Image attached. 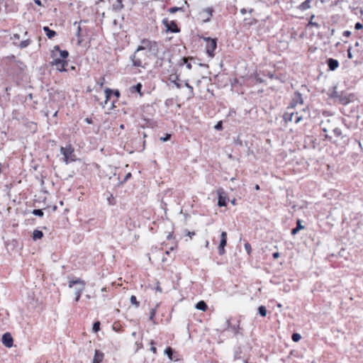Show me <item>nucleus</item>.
I'll list each match as a JSON object with an SVG mask.
<instances>
[{
	"mask_svg": "<svg viewBox=\"0 0 363 363\" xmlns=\"http://www.w3.org/2000/svg\"><path fill=\"white\" fill-rule=\"evenodd\" d=\"M303 113H306V108H303L301 112L293 111L292 109L287 108V111L284 113L283 118L285 122L294 121L295 123H298L304 117Z\"/></svg>",
	"mask_w": 363,
	"mask_h": 363,
	"instance_id": "obj_1",
	"label": "nucleus"
},
{
	"mask_svg": "<svg viewBox=\"0 0 363 363\" xmlns=\"http://www.w3.org/2000/svg\"><path fill=\"white\" fill-rule=\"evenodd\" d=\"M142 50H145L152 54H156L158 50L157 44L155 41L143 39L141 41L140 45L137 48V52H140Z\"/></svg>",
	"mask_w": 363,
	"mask_h": 363,
	"instance_id": "obj_2",
	"label": "nucleus"
},
{
	"mask_svg": "<svg viewBox=\"0 0 363 363\" xmlns=\"http://www.w3.org/2000/svg\"><path fill=\"white\" fill-rule=\"evenodd\" d=\"M60 152L63 155V160L66 164L77 160L76 155L74 153V148L71 145L62 147Z\"/></svg>",
	"mask_w": 363,
	"mask_h": 363,
	"instance_id": "obj_3",
	"label": "nucleus"
},
{
	"mask_svg": "<svg viewBox=\"0 0 363 363\" xmlns=\"http://www.w3.org/2000/svg\"><path fill=\"white\" fill-rule=\"evenodd\" d=\"M85 282L79 278L75 279H70L69 281V288L73 289L75 295L82 294L85 288Z\"/></svg>",
	"mask_w": 363,
	"mask_h": 363,
	"instance_id": "obj_4",
	"label": "nucleus"
},
{
	"mask_svg": "<svg viewBox=\"0 0 363 363\" xmlns=\"http://www.w3.org/2000/svg\"><path fill=\"white\" fill-rule=\"evenodd\" d=\"M204 41H206V50L208 56L213 57L214 56V50L217 47V41L215 38H203Z\"/></svg>",
	"mask_w": 363,
	"mask_h": 363,
	"instance_id": "obj_5",
	"label": "nucleus"
},
{
	"mask_svg": "<svg viewBox=\"0 0 363 363\" xmlns=\"http://www.w3.org/2000/svg\"><path fill=\"white\" fill-rule=\"evenodd\" d=\"M213 9L212 8H206L203 9L199 13V16L203 21V23H207L210 21L212 15H213Z\"/></svg>",
	"mask_w": 363,
	"mask_h": 363,
	"instance_id": "obj_6",
	"label": "nucleus"
},
{
	"mask_svg": "<svg viewBox=\"0 0 363 363\" xmlns=\"http://www.w3.org/2000/svg\"><path fill=\"white\" fill-rule=\"evenodd\" d=\"M330 123V120H328L326 123H325V122L322 123V125H323L322 130H323V131L325 132V133L333 132L336 137L340 136L342 135L341 130L340 128H338L330 127L329 125H327V123Z\"/></svg>",
	"mask_w": 363,
	"mask_h": 363,
	"instance_id": "obj_7",
	"label": "nucleus"
},
{
	"mask_svg": "<svg viewBox=\"0 0 363 363\" xmlns=\"http://www.w3.org/2000/svg\"><path fill=\"white\" fill-rule=\"evenodd\" d=\"M303 104L302 95L299 92H296L294 95L292 101L289 106V109H294L298 105Z\"/></svg>",
	"mask_w": 363,
	"mask_h": 363,
	"instance_id": "obj_8",
	"label": "nucleus"
},
{
	"mask_svg": "<svg viewBox=\"0 0 363 363\" xmlns=\"http://www.w3.org/2000/svg\"><path fill=\"white\" fill-rule=\"evenodd\" d=\"M162 23L167 28V31L172 33H178L179 31L177 23L174 21H169L168 19L164 18L163 19Z\"/></svg>",
	"mask_w": 363,
	"mask_h": 363,
	"instance_id": "obj_9",
	"label": "nucleus"
},
{
	"mask_svg": "<svg viewBox=\"0 0 363 363\" xmlns=\"http://www.w3.org/2000/svg\"><path fill=\"white\" fill-rule=\"evenodd\" d=\"M227 245V233L226 232L223 231L220 234V241L218 246V254L220 255H222L225 253V247Z\"/></svg>",
	"mask_w": 363,
	"mask_h": 363,
	"instance_id": "obj_10",
	"label": "nucleus"
},
{
	"mask_svg": "<svg viewBox=\"0 0 363 363\" xmlns=\"http://www.w3.org/2000/svg\"><path fill=\"white\" fill-rule=\"evenodd\" d=\"M50 64L56 67V69L60 72H65L66 69H65V66L67 65V62L60 58H55Z\"/></svg>",
	"mask_w": 363,
	"mask_h": 363,
	"instance_id": "obj_11",
	"label": "nucleus"
},
{
	"mask_svg": "<svg viewBox=\"0 0 363 363\" xmlns=\"http://www.w3.org/2000/svg\"><path fill=\"white\" fill-rule=\"evenodd\" d=\"M2 343L6 347H11L13 346V337L9 333H4L2 336Z\"/></svg>",
	"mask_w": 363,
	"mask_h": 363,
	"instance_id": "obj_12",
	"label": "nucleus"
},
{
	"mask_svg": "<svg viewBox=\"0 0 363 363\" xmlns=\"http://www.w3.org/2000/svg\"><path fill=\"white\" fill-rule=\"evenodd\" d=\"M133 65L135 67H143V61L140 57V52L135 51V54L133 55L132 58Z\"/></svg>",
	"mask_w": 363,
	"mask_h": 363,
	"instance_id": "obj_13",
	"label": "nucleus"
},
{
	"mask_svg": "<svg viewBox=\"0 0 363 363\" xmlns=\"http://www.w3.org/2000/svg\"><path fill=\"white\" fill-rule=\"evenodd\" d=\"M217 193L218 194V205L220 207L225 206L227 204L228 198L225 196H223V191L222 189H218Z\"/></svg>",
	"mask_w": 363,
	"mask_h": 363,
	"instance_id": "obj_14",
	"label": "nucleus"
},
{
	"mask_svg": "<svg viewBox=\"0 0 363 363\" xmlns=\"http://www.w3.org/2000/svg\"><path fill=\"white\" fill-rule=\"evenodd\" d=\"M104 357V354L102 352L96 350L94 352V356L92 360V363H101L103 361Z\"/></svg>",
	"mask_w": 363,
	"mask_h": 363,
	"instance_id": "obj_15",
	"label": "nucleus"
},
{
	"mask_svg": "<svg viewBox=\"0 0 363 363\" xmlns=\"http://www.w3.org/2000/svg\"><path fill=\"white\" fill-rule=\"evenodd\" d=\"M328 65L330 70L334 71L339 66V62L337 60L330 58L328 60Z\"/></svg>",
	"mask_w": 363,
	"mask_h": 363,
	"instance_id": "obj_16",
	"label": "nucleus"
},
{
	"mask_svg": "<svg viewBox=\"0 0 363 363\" xmlns=\"http://www.w3.org/2000/svg\"><path fill=\"white\" fill-rule=\"evenodd\" d=\"M55 50H57L60 52V58H62L61 60H64V59H66L69 55V53L67 50H60V48L57 45L54 47V50H52V55H55L54 54Z\"/></svg>",
	"mask_w": 363,
	"mask_h": 363,
	"instance_id": "obj_17",
	"label": "nucleus"
},
{
	"mask_svg": "<svg viewBox=\"0 0 363 363\" xmlns=\"http://www.w3.org/2000/svg\"><path fill=\"white\" fill-rule=\"evenodd\" d=\"M305 227L301 224V220H298L296 222V227L291 230V235H296L299 230L304 229Z\"/></svg>",
	"mask_w": 363,
	"mask_h": 363,
	"instance_id": "obj_18",
	"label": "nucleus"
},
{
	"mask_svg": "<svg viewBox=\"0 0 363 363\" xmlns=\"http://www.w3.org/2000/svg\"><path fill=\"white\" fill-rule=\"evenodd\" d=\"M179 80V77L176 74H171L169 76V81L173 83L177 89L181 88V84L177 82Z\"/></svg>",
	"mask_w": 363,
	"mask_h": 363,
	"instance_id": "obj_19",
	"label": "nucleus"
},
{
	"mask_svg": "<svg viewBox=\"0 0 363 363\" xmlns=\"http://www.w3.org/2000/svg\"><path fill=\"white\" fill-rule=\"evenodd\" d=\"M43 30L45 33L47 37L50 39L56 35V32L55 30H50L48 26L43 27Z\"/></svg>",
	"mask_w": 363,
	"mask_h": 363,
	"instance_id": "obj_20",
	"label": "nucleus"
},
{
	"mask_svg": "<svg viewBox=\"0 0 363 363\" xmlns=\"http://www.w3.org/2000/svg\"><path fill=\"white\" fill-rule=\"evenodd\" d=\"M335 96L336 98H338L341 104H344V105H346V104H349L350 102V99L349 96H338V95H337L336 93H335Z\"/></svg>",
	"mask_w": 363,
	"mask_h": 363,
	"instance_id": "obj_21",
	"label": "nucleus"
},
{
	"mask_svg": "<svg viewBox=\"0 0 363 363\" xmlns=\"http://www.w3.org/2000/svg\"><path fill=\"white\" fill-rule=\"evenodd\" d=\"M311 0H306L300 6L299 9L302 11L307 10L311 8Z\"/></svg>",
	"mask_w": 363,
	"mask_h": 363,
	"instance_id": "obj_22",
	"label": "nucleus"
},
{
	"mask_svg": "<svg viewBox=\"0 0 363 363\" xmlns=\"http://www.w3.org/2000/svg\"><path fill=\"white\" fill-rule=\"evenodd\" d=\"M207 304L203 301L198 302L196 305V308L203 311H205L207 309Z\"/></svg>",
	"mask_w": 363,
	"mask_h": 363,
	"instance_id": "obj_23",
	"label": "nucleus"
},
{
	"mask_svg": "<svg viewBox=\"0 0 363 363\" xmlns=\"http://www.w3.org/2000/svg\"><path fill=\"white\" fill-rule=\"evenodd\" d=\"M43 236V233L41 230H35L33 233V238L34 240L41 239Z\"/></svg>",
	"mask_w": 363,
	"mask_h": 363,
	"instance_id": "obj_24",
	"label": "nucleus"
},
{
	"mask_svg": "<svg viewBox=\"0 0 363 363\" xmlns=\"http://www.w3.org/2000/svg\"><path fill=\"white\" fill-rule=\"evenodd\" d=\"M258 312H259V314L262 317H265L267 313V311L264 306H260L258 308Z\"/></svg>",
	"mask_w": 363,
	"mask_h": 363,
	"instance_id": "obj_25",
	"label": "nucleus"
},
{
	"mask_svg": "<svg viewBox=\"0 0 363 363\" xmlns=\"http://www.w3.org/2000/svg\"><path fill=\"white\" fill-rule=\"evenodd\" d=\"M158 306H159V303H157V304H156V307H155V308H152V309L150 310V318H149V319H150V320H152H152H153V319H154V317H155V314H156V310H157V308Z\"/></svg>",
	"mask_w": 363,
	"mask_h": 363,
	"instance_id": "obj_26",
	"label": "nucleus"
},
{
	"mask_svg": "<svg viewBox=\"0 0 363 363\" xmlns=\"http://www.w3.org/2000/svg\"><path fill=\"white\" fill-rule=\"evenodd\" d=\"M314 15H313L311 17V21H309L308 24V26H314L317 28H320V25L318 23H317L315 21H313V18H314Z\"/></svg>",
	"mask_w": 363,
	"mask_h": 363,
	"instance_id": "obj_27",
	"label": "nucleus"
},
{
	"mask_svg": "<svg viewBox=\"0 0 363 363\" xmlns=\"http://www.w3.org/2000/svg\"><path fill=\"white\" fill-rule=\"evenodd\" d=\"M164 354H167L170 359H172L173 351H172V348H170V347L166 348L164 350Z\"/></svg>",
	"mask_w": 363,
	"mask_h": 363,
	"instance_id": "obj_28",
	"label": "nucleus"
},
{
	"mask_svg": "<svg viewBox=\"0 0 363 363\" xmlns=\"http://www.w3.org/2000/svg\"><path fill=\"white\" fill-rule=\"evenodd\" d=\"M141 89H142V84L140 83H138L135 86H133V89L138 93L140 94V95H142L141 94Z\"/></svg>",
	"mask_w": 363,
	"mask_h": 363,
	"instance_id": "obj_29",
	"label": "nucleus"
},
{
	"mask_svg": "<svg viewBox=\"0 0 363 363\" xmlns=\"http://www.w3.org/2000/svg\"><path fill=\"white\" fill-rule=\"evenodd\" d=\"M99 329H100V323L98 321L95 322L93 324V327H92L93 332L96 333L99 330Z\"/></svg>",
	"mask_w": 363,
	"mask_h": 363,
	"instance_id": "obj_30",
	"label": "nucleus"
},
{
	"mask_svg": "<svg viewBox=\"0 0 363 363\" xmlns=\"http://www.w3.org/2000/svg\"><path fill=\"white\" fill-rule=\"evenodd\" d=\"M130 302L133 305H135L136 308L139 306V302L137 301L136 297L135 296H130Z\"/></svg>",
	"mask_w": 363,
	"mask_h": 363,
	"instance_id": "obj_31",
	"label": "nucleus"
},
{
	"mask_svg": "<svg viewBox=\"0 0 363 363\" xmlns=\"http://www.w3.org/2000/svg\"><path fill=\"white\" fill-rule=\"evenodd\" d=\"M114 8L121 9L123 7L122 0H116V4H113Z\"/></svg>",
	"mask_w": 363,
	"mask_h": 363,
	"instance_id": "obj_32",
	"label": "nucleus"
},
{
	"mask_svg": "<svg viewBox=\"0 0 363 363\" xmlns=\"http://www.w3.org/2000/svg\"><path fill=\"white\" fill-rule=\"evenodd\" d=\"M292 337L293 341H294V342H298V341H299V340H301V335H300V334H298V333H294V334L292 335V337Z\"/></svg>",
	"mask_w": 363,
	"mask_h": 363,
	"instance_id": "obj_33",
	"label": "nucleus"
},
{
	"mask_svg": "<svg viewBox=\"0 0 363 363\" xmlns=\"http://www.w3.org/2000/svg\"><path fill=\"white\" fill-rule=\"evenodd\" d=\"M33 214L41 217L43 216V212L41 209H35L33 211Z\"/></svg>",
	"mask_w": 363,
	"mask_h": 363,
	"instance_id": "obj_34",
	"label": "nucleus"
},
{
	"mask_svg": "<svg viewBox=\"0 0 363 363\" xmlns=\"http://www.w3.org/2000/svg\"><path fill=\"white\" fill-rule=\"evenodd\" d=\"M111 94H112L111 89H110L109 88H106L105 89L106 101H107L109 99Z\"/></svg>",
	"mask_w": 363,
	"mask_h": 363,
	"instance_id": "obj_35",
	"label": "nucleus"
},
{
	"mask_svg": "<svg viewBox=\"0 0 363 363\" xmlns=\"http://www.w3.org/2000/svg\"><path fill=\"white\" fill-rule=\"evenodd\" d=\"M30 43V41L28 40H23L20 43V47L21 48H26Z\"/></svg>",
	"mask_w": 363,
	"mask_h": 363,
	"instance_id": "obj_36",
	"label": "nucleus"
},
{
	"mask_svg": "<svg viewBox=\"0 0 363 363\" xmlns=\"http://www.w3.org/2000/svg\"><path fill=\"white\" fill-rule=\"evenodd\" d=\"M182 9L181 7H176V6H175V7H172V8H170V9H169V13H175V12H177V11H180V10H182Z\"/></svg>",
	"mask_w": 363,
	"mask_h": 363,
	"instance_id": "obj_37",
	"label": "nucleus"
},
{
	"mask_svg": "<svg viewBox=\"0 0 363 363\" xmlns=\"http://www.w3.org/2000/svg\"><path fill=\"white\" fill-rule=\"evenodd\" d=\"M244 247H245V250L247 252V253L250 255V252H251V245H250V243L247 242L244 245Z\"/></svg>",
	"mask_w": 363,
	"mask_h": 363,
	"instance_id": "obj_38",
	"label": "nucleus"
},
{
	"mask_svg": "<svg viewBox=\"0 0 363 363\" xmlns=\"http://www.w3.org/2000/svg\"><path fill=\"white\" fill-rule=\"evenodd\" d=\"M185 86H186V87H187L189 89L191 94L193 95L194 94L193 87L191 85H189V84L187 82L185 83Z\"/></svg>",
	"mask_w": 363,
	"mask_h": 363,
	"instance_id": "obj_39",
	"label": "nucleus"
},
{
	"mask_svg": "<svg viewBox=\"0 0 363 363\" xmlns=\"http://www.w3.org/2000/svg\"><path fill=\"white\" fill-rule=\"evenodd\" d=\"M154 344H155L154 341H151V342H150V345H152V347H151V348H150V350H151L154 354H155V353H156V352H157V349H156V347L154 346Z\"/></svg>",
	"mask_w": 363,
	"mask_h": 363,
	"instance_id": "obj_40",
	"label": "nucleus"
},
{
	"mask_svg": "<svg viewBox=\"0 0 363 363\" xmlns=\"http://www.w3.org/2000/svg\"><path fill=\"white\" fill-rule=\"evenodd\" d=\"M170 137H171L170 134H167L165 137L161 138L160 140L163 142H166L169 140Z\"/></svg>",
	"mask_w": 363,
	"mask_h": 363,
	"instance_id": "obj_41",
	"label": "nucleus"
},
{
	"mask_svg": "<svg viewBox=\"0 0 363 363\" xmlns=\"http://www.w3.org/2000/svg\"><path fill=\"white\" fill-rule=\"evenodd\" d=\"M214 128L216 130H221L222 129V123L221 122H218L215 126H214Z\"/></svg>",
	"mask_w": 363,
	"mask_h": 363,
	"instance_id": "obj_42",
	"label": "nucleus"
},
{
	"mask_svg": "<svg viewBox=\"0 0 363 363\" xmlns=\"http://www.w3.org/2000/svg\"><path fill=\"white\" fill-rule=\"evenodd\" d=\"M362 27H363L362 24L361 23H359V22L356 23V24L354 26V28L357 30H359V29L362 28Z\"/></svg>",
	"mask_w": 363,
	"mask_h": 363,
	"instance_id": "obj_43",
	"label": "nucleus"
},
{
	"mask_svg": "<svg viewBox=\"0 0 363 363\" xmlns=\"http://www.w3.org/2000/svg\"><path fill=\"white\" fill-rule=\"evenodd\" d=\"M343 36L349 38L351 35V32L350 30H345L343 32Z\"/></svg>",
	"mask_w": 363,
	"mask_h": 363,
	"instance_id": "obj_44",
	"label": "nucleus"
},
{
	"mask_svg": "<svg viewBox=\"0 0 363 363\" xmlns=\"http://www.w3.org/2000/svg\"><path fill=\"white\" fill-rule=\"evenodd\" d=\"M105 83V79L102 77L100 81L98 82L100 87H102Z\"/></svg>",
	"mask_w": 363,
	"mask_h": 363,
	"instance_id": "obj_45",
	"label": "nucleus"
},
{
	"mask_svg": "<svg viewBox=\"0 0 363 363\" xmlns=\"http://www.w3.org/2000/svg\"><path fill=\"white\" fill-rule=\"evenodd\" d=\"M351 49H352V48L350 47L348 48V50H347V57H348L349 59H352V54L351 52Z\"/></svg>",
	"mask_w": 363,
	"mask_h": 363,
	"instance_id": "obj_46",
	"label": "nucleus"
},
{
	"mask_svg": "<svg viewBox=\"0 0 363 363\" xmlns=\"http://www.w3.org/2000/svg\"><path fill=\"white\" fill-rule=\"evenodd\" d=\"M273 257H274V259H277V258H279V252H277L273 253Z\"/></svg>",
	"mask_w": 363,
	"mask_h": 363,
	"instance_id": "obj_47",
	"label": "nucleus"
},
{
	"mask_svg": "<svg viewBox=\"0 0 363 363\" xmlns=\"http://www.w3.org/2000/svg\"><path fill=\"white\" fill-rule=\"evenodd\" d=\"M81 294H78V295H75V301L77 302L79 300Z\"/></svg>",
	"mask_w": 363,
	"mask_h": 363,
	"instance_id": "obj_48",
	"label": "nucleus"
},
{
	"mask_svg": "<svg viewBox=\"0 0 363 363\" xmlns=\"http://www.w3.org/2000/svg\"><path fill=\"white\" fill-rule=\"evenodd\" d=\"M35 3L38 6H42L40 0H34Z\"/></svg>",
	"mask_w": 363,
	"mask_h": 363,
	"instance_id": "obj_49",
	"label": "nucleus"
},
{
	"mask_svg": "<svg viewBox=\"0 0 363 363\" xmlns=\"http://www.w3.org/2000/svg\"><path fill=\"white\" fill-rule=\"evenodd\" d=\"M80 31H81V28H80L79 25H78L77 26V35L78 36H79Z\"/></svg>",
	"mask_w": 363,
	"mask_h": 363,
	"instance_id": "obj_50",
	"label": "nucleus"
},
{
	"mask_svg": "<svg viewBox=\"0 0 363 363\" xmlns=\"http://www.w3.org/2000/svg\"><path fill=\"white\" fill-rule=\"evenodd\" d=\"M155 289H156V291H160V293L162 292V288L159 285H157L155 287Z\"/></svg>",
	"mask_w": 363,
	"mask_h": 363,
	"instance_id": "obj_51",
	"label": "nucleus"
},
{
	"mask_svg": "<svg viewBox=\"0 0 363 363\" xmlns=\"http://www.w3.org/2000/svg\"><path fill=\"white\" fill-rule=\"evenodd\" d=\"M187 235L191 238L193 235H195V233L194 232H188Z\"/></svg>",
	"mask_w": 363,
	"mask_h": 363,
	"instance_id": "obj_52",
	"label": "nucleus"
},
{
	"mask_svg": "<svg viewBox=\"0 0 363 363\" xmlns=\"http://www.w3.org/2000/svg\"><path fill=\"white\" fill-rule=\"evenodd\" d=\"M186 67L190 69L191 68V65L190 63H186Z\"/></svg>",
	"mask_w": 363,
	"mask_h": 363,
	"instance_id": "obj_53",
	"label": "nucleus"
},
{
	"mask_svg": "<svg viewBox=\"0 0 363 363\" xmlns=\"http://www.w3.org/2000/svg\"><path fill=\"white\" fill-rule=\"evenodd\" d=\"M209 242L208 240L206 241L205 247H208Z\"/></svg>",
	"mask_w": 363,
	"mask_h": 363,
	"instance_id": "obj_54",
	"label": "nucleus"
},
{
	"mask_svg": "<svg viewBox=\"0 0 363 363\" xmlns=\"http://www.w3.org/2000/svg\"><path fill=\"white\" fill-rule=\"evenodd\" d=\"M255 189L256 190H259V186L258 184H256L255 186Z\"/></svg>",
	"mask_w": 363,
	"mask_h": 363,
	"instance_id": "obj_55",
	"label": "nucleus"
},
{
	"mask_svg": "<svg viewBox=\"0 0 363 363\" xmlns=\"http://www.w3.org/2000/svg\"><path fill=\"white\" fill-rule=\"evenodd\" d=\"M236 143L239 144V145H241L242 143L240 140H239V139H237V140L235 141Z\"/></svg>",
	"mask_w": 363,
	"mask_h": 363,
	"instance_id": "obj_56",
	"label": "nucleus"
},
{
	"mask_svg": "<svg viewBox=\"0 0 363 363\" xmlns=\"http://www.w3.org/2000/svg\"><path fill=\"white\" fill-rule=\"evenodd\" d=\"M130 173H128L126 177H125V179H127L128 178H129L130 177Z\"/></svg>",
	"mask_w": 363,
	"mask_h": 363,
	"instance_id": "obj_57",
	"label": "nucleus"
},
{
	"mask_svg": "<svg viewBox=\"0 0 363 363\" xmlns=\"http://www.w3.org/2000/svg\"><path fill=\"white\" fill-rule=\"evenodd\" d=\"M86 121L88 123H91V121H90L89 118H86Z\"/></svg>",
	"mask_w": 363,
	"mask_h": 363,
	"instance_id": "obj_58",
	"label": "nucleus"
},
{
	"mask_svg": "<svg viewBox=\"0 0 363 363\" xmlns=\"http://www.w3.org/2000/svg\"><path fill=\"white\" fill-rule=\"evenodd\" d=\"M231 203H232L233 205H235V199H233V200L231 201Z\"/></svg>",
	"mask_w": 363,
	"mask_h": 363,
	"instance_id": "obj_59",
	"label": "nucleus"
},
{
	"mask_svg": "<svg viewBox=\"0 0 363 363\" xmlns=\"http://www.w3.org/2000/svg\"><path fill=\"white\" fill-rule=\"evenodd\" d=\"M116 95L118 96H119V92L118 91L116 92Z\"/></svg>",
	"mask_w": 363,
	"mask_h": 363,
	"instance_id": "obj_60",
	"label": "nucleus"
},
{
	"mask_svg": "<svg viewBox=\"0 0 363 363\" xmlns=\"http://www.w3.org/2000/svg\"><path fill=\"white\" fill-rule=\"evenodd\" d=\"M355 45H356V46H359V43H358V42H357V43H355Z\"/></svg>",
	"mask_w": 363,
	"mask_h": 363,
	"instance_id": "obj_61",
	"label": "nucleus"
},
{
	"mask_svg": "<svg viewBox=\"0 0 363 363\" xmlns=\"http://www.w3.org/2000/svg\"><path fill=\"white\" fill-rule=\"evenodd\" d=\"M87 298H90V296L89 295H86V296Z\"/></svg>",
	"mask_w": 363,
	"mask_h": 363,
	"instance_id": "obj_62",
	"label": "nucleus"
},
{
	"mask_svg": "<svg viewBox=\"0 0 363 363\" xmlns=\"http://www.w3.org/2000/svg\"><path fill=\"white\" fill-rule=\"evenodd\" d=\"M120 127H121V128H124V125H121Z\"/></svg>",
	"mask_w": 363,
	"mask_h": 363,
	"instance_id": "obj_63",
	"label": "nucleus"
},
{
	"mask_svg": "<svg viewBox=\"0 0 363 363\" xmlns=\"http://www.w3.org/2000/svg\"><path fill=\"white\" fill-rule=\"evenodd\" d=\"M277 306H278V307H281V306L280 303H279Z\"/></svg>",
	"mask_w": 363,
	"mask_h": 363,
	"instance_id": "obj_64",
	"label": "nucleus"
}]
</instances>
